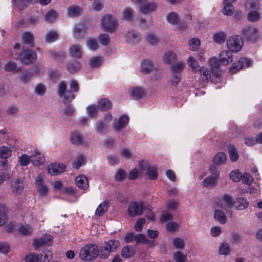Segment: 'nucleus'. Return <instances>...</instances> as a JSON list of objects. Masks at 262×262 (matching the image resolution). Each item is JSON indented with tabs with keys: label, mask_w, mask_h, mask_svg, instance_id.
I'll return each mask as SVG.
<instances>
[{
	"label": "nucleus",
	"mask_w": 262,
	"mask_h": 262,
	"mask_svg": "<svg viewBox=\"0 0 262 262\" xmlns=\"http://www.w3.org/2000/svg\"><path fill=\"white\" fill-rule=\"evenodd\" d=\"M99 249L97 245L88 244L80 251L79 257L85 261H90L95 259L99 255Z\"/></svg>",
	"instance_id": "1"
},
{
	"label": "nucleus",
	"mask_w": 262,
	"mask_h": 262,
	"mask_svg": "<svg viewBox=\"0 0 262 262\" xmlns=\"http://www.w3.org/2000/svg\"><path fill=\"white\" fill-rule=\"evenodd\" d=\"M57 92L59 96L62 98L63 102L66 104L71 102L75 98L73 93L71 90H68L67 84L64 81L59 83Z\"/></svg>",
	"instance_id": "2"
},
{
	"label": "nucleus",
	"mask_w": 262,
	"mask_h": 262,
	"mask_svg": "<svg viewBox=\"0 0 262 262\" xmlns=\"http://www.w3.org/2000/svg\"><path fill=\"white\" fill-rule=\"evenodd\" d=\"M120 243L117 240H109L105 243L104 245L101 247L99 256L101 258L106 259L110 253L116 251L119 247Z\"/></svg>",
	"instance_id": "3"
},
{
	"label": "nucleus",
	"mask_w": 262,
	"mask_h": 262,
	"mask_svg": "<svg viewBox=\"0 0 262 262\" xmlns=\"http://www.w3.org/2000/svg\"><path fill=\"white\" fill-rule=\"evenodd\" d=\"M45 174L40 173L37 176L35 180V184L36 190L40 197H46L50 191L49 188L45 183Z\"/></svg>",
	"instance_id": "4"
},
{
	"label": "nucleus",
	"mask_w": 262,
	"mask_h": 262,
	"mask_svg": "<svg viewBox=\"0 0 262 262\" xmlns=\"http://www.w3.org/2000/svg\"><path fill=\"white\" fill-rule=\"evenodd\" d=\"M244 44L242 37L238 35H233L227 39V47L230 52L237 53L240 51Z\"/></svg>",
	"instance_id": "5"
},
{
	"label": "nucleus",
	"mask_w": 262,
	"mask_h": 262,
	"mask_svg": "<svg viewBox=\"0 0 262 262\" xmlns=\"http://www.w3.org/2000/svg\"><path fill=\"white\" fill-rule=\"evenodd\" d=\"M101 26L105 31L114 32L118 28L117 20L111 15H105L101 19Z\"/></svg>",
	"instance_id": "6"
},
{
	"label": "nucleus",
	"mask_w": 262,
	"mask_h": 262,
	"mask_svg": "<svg viewBox=\"0 0 262 262\" xmlns=\"http://www.w3.org/2000/svg\"><path fill=\"white\" fill-rule=\"evenodd\" d=\"M242 35L245 40L254 41L260 36L257 28L253 26H246L242 30Z\"/></svg>",
	"instance_id": "7"
},
{
	"label": "nucleus",
	"mask_w": 262,
	"mask_h": 262,
	"mask_svg": "<svg viewBox=\"0 0 262 262\" xmlns=\"http://www.w3.org/2000/svg\"><path fill=\"white\" fill-rule=\"evenodd\" d=\"M217 206L225 210L229 217H232V212L231 211V209L233 206V199L232 196L228 194L224 195L222 199L217 204Z\"/></svg>",
	"instance_id": "8"
},
{
	"label": "nucleus",
	"mask_w": 262,
	"mask_h": 262,
	"mask_svg": "<svg viewBox=\"0 0 262 262\" xmlns=\"http://www.w3.org/2000/svg\"><path fill=\"white\" fill-rule=\"evenodd\" d=\"M18 58L23 64H29L36 60L37 55L32 50H27L22 52L18 55Z\"/></svg>",
	"instance_id": "9"
},
{
	"label": "nucleus",
	"mask_w": 262,
	"mask_h": 262,
	"mask_svg": "<svg viewBox=\"0 0 262 262\" xmlns=\"http://www.w3.org/2000/svg\"><path fill=\"white\" fill-rule=\"evenodd\" d=\"M143 210V206L140 202H131L129 203L127 213L129 217H134L142 214Z\"/></svg>",
	"instance_id": "10"
},
{
	"label": "nucleus",
	"mask_w": 262,
	"mask_h": 262,
	"mask_svg": "<svg viewBox=\"0 0 262 262\" xmlns=\"http://www.w3.org/2000/svg\"><path fill=\"white\" fill-rule=\"evenodd\" d=\"M139 166L141 169L146 171V174L149 179L155 180L157 178V169L155 166H151L145 161L140 162Z\"/></svg>",
	"instance_id": "11"
},
{
	"label": "nucleus",
	"mask_w": 262,
	"mask_h": 262,
	"mask_svg": "<svg viewBox=\"0 0 262 262\" xmlns=\"http://www.w3.org/2000/svg\"><path fill=\"white\" fill-rule=\"evenodd\" d=\"M252 63V61L249 58L242 57L237 62H235L230 67L231 73H234L244 67H249Z\"/></svg>",
	"instance_id": "12"
},
{
	"label": "nucleus",
	"mask_w": 262,
	"mask_h": 262,
	"mask_svg": "<svg viewBox=\"0 0 262 262\" xmlns=\"http://www.w3.org/2000/svg\"><path fill=\"white\" fill-rule=\"evenodd\" d=\"M52 236L49 234H44L34 241L33 246L36 249L41 246H48L52 244Z\"/></svg>",
	"instance_id": "13"
},
{
	"label": "nucleus",
	"mask_w": 262,
	"mask_h": 262,
	"mask_svg": "<svg viewBox=\"0 0 262 262\" xmlns=\"http://www.w3.org/2000/svg\"><path fill=\"white\" fill-rule=\"evenodd\" d=\"M212 174L204 179L203 181L204 186H213L215 184L216 181L219 177L220 172L215 168L211 169Z\"/></svg>",
	"instance_id": "14"
},
{
	"label": "nucleus",
	"mask_w": 262,
	"mask_h": 262,
	"mask_svg": "<svg viewBox=\"0 0 262 262\" xmlns=\"http://www.w3.org/2000/svg\"><path fill=\"white\" fill-rule=\"evenodd\" d=\"M208 62L212 72V77H216L217 78H220V70L219 69V66L220 62L219 59H217L216 58L212 57L209 59Z\"/></svg>",
	"instance_id": "15"
},
{
	"label": "nucleus",
	"mask_w": 262,
	"mask_h": 262,
	"mask_svg": "<svg viewBox=\"0 0 262 262\" xmlns=\"http://www.w3.org/2000/svg\"><path fill=\"white\" fill-rule=\"evenodd\" d=\"M32 163L36 166H39L42 165L45 162V157L43 154L40 152L37 149H34L31 152Z\"/></svg>",
	"instance_id": "16"
},
{
	"label": "nucleus",
	"mask_w": 262,
	"mask_h": 262,
	"mask_svg": "<svg viewBox=\"0 0 262 262\" xmlns=\"http://www.w3.org/2000/svg\"><path fill=\"white\" fill-rule=\"evenodd\" d=\"M199 72H200V78L202 81L201 85L202 86H204L206 83L211 80V72L207 68L204 66L199 69Z\"/></svg>",
	"instance_id": "17"
},
{
	"label": "nucleus",
	"mask_w": 262,
	"mask_h": 262,
	"mask_svg": "<svg viewBox=\"0 0 262 262\" xmlns=\"http://www.w3.org/2000/svg\"><path fill=\"white\" fill-rule=\"evenodd\" d=\"M129 122V117L127 115H123L118 119L117 121L113 124L115 130L118 132L121 129L125 127Z\"/></svg>",
	"instance_id": "18"
},
{
	"label": "nucleus",
	"mask_w": 262,
	"mask_h": 262,
	"mask_svg": "<svg viewBox=\"0 0 262 262\" xmlns=\"http://www.w3.org/2000/svg\"><path fill=\"white\" fill-rule=\"evenodd\" d=\"M167 22L171 25L177 26L179 29V25L181 24V18L180 15L176 12H171L166 15Z\"/></svg>",
	"instance_id": "19"
},
{
	"label": "nucleus",
	"mask_w": 262,
	"mask_h": 262,
	"mask_svg": "<svg viewBox=\"0 0 262 262\" xmlns=\"http://www.w3.org/2000/svg\"><path fill=\"white\" fill-rule=\"evenodd\" d=\"M157 8V5L156 3L144 2L140 7V10L143 14H149L155 11Z\"/></svg>",
	"instance_id": "20"
},
{
	"label": "nucleus",
	"mask_w": 262,
	"mask_h": 262,
	"mask_svg": "<svg viewBox=\"0 0 262 262\" xmlns=\"http://www.w3.org/2000/svg\"><path fill=\"white\" fill-rule=\"evenodd\" d=\"M65 166L62 163H56L50 164L48 167V171L51 175H58L63 172Z\"/></svg>",
	"instance_id": "21"
},
{
	"label": "nucleus",
	"mask_w": 262,
	"mask_h": 262,
	"mask_svg": "<svg viewBox=\"0 0 262 262\" xmlns=\"http://www.w3.org/2000/svg\"><path fill=\"white\" fill-rule=\"evenodd\" d=\"M219 59L221 64L227 65L233 61L232 54L230 51H223L220 53Z\"/></svg>",
	"instance_id": "22"
},
{
	"label": "nucleus",
	"mask_w": 262,
	"mask_h": 262,
	"mask_svg": "<svg viewBox=\"0 0 262 262\" xmlns=\"http://www.w3.org/2000/svg\"><path fill=\"white\" fill-rule=\"evenodd\" d=\"M11 188L14 193L20 194L24 190V184L23 181L18 179H15L11 182Z\"/></svg>",
	"instance_id": "23"
},
{
	"label": "nucleus",
	"mask_w": 262,
	"mask_h": 262,
	"mask_svg": "<svg viewBox=\"0 0 262 262\" xmlns=\"http://www.w3.org/2000/svg\"><path fill=\"white\" fill-rule=\"evenodd\" d=\"M141 38L140 34L133 30L129 31L125 35L126 41L131 44L138 42Z\"/></svg>",
	"instance_id": "24"
},
{
	"label": "nucleus",
	"mask_w": 262,
	"mask_h": 262,
	"mask_svg": "<svg viewBox=\"0 0 262 262\" xmlns=\"http://www.w3.org/2000/svg\"><path fill=\"white\" fill-rule=\"evenodd\" d=\"M70 140L72 143L75 145H81L84 143L83 136L77 132L71 133Z\"/></svg>",
	"instance_id": "25"
},
{
	"label": "nucleus",
	"mask_w": 262,
	"mask_h": 262,
	"mask_svg": "<svg viewBox=\"0 0 262 262\" xmlns=\"http://www.w3.org/2000/svg\"><path fill=\"white\" fill-rule=\"evenodd\" d=\"M75 183L77 186L83 190H85L89 187V183L85 176L81 175L77 177L75 179Z\"/></svg>",
	"instance_id": "26"
},
{
	"label": "nucleus",
	"mask_w": 262,
	"mask_h": 262,
	"mask_svg": "<svg viewBox=\"0 0 262 262\" xmlns=\"http://www.w3.org/2000/svg\"><path fill=\"white\" fill-rule=\"evenodd\" d=\"M153 64L149 60H144L141 64L140 71L143 74H147L149 73L153 69Z\"/></svg>",
	"instance_id": "27"
},
{
	"label": "nucleus",
	"mask_w": 262,
	"mask_h": 262,
	"mask_svg": "<svg viewBox=\"0 0 262 262\" xmlns=\"http://www.w3.org/2000/svg\"><path fill=\"white\" fill-rule=\"evenodd\" d=\"M110 206V202L105 200L100 203L96 210L95 214L97 216H102L105 212H107V209Z\"/></svg>",
	"instance_id": "28"
},
{
	"label": "nucleus",
	"mask_w": 262,
	"mask_h": 262,
	"mask_svg": "<svg viewBox=\"0 0 262 262\" xmlns=\"http://www.w3.org/2000/svg\"><path fill=\"white\" fill-rule=\"evenodd\" d=\"M187 62L188 66L191 68L194 73L199 72V70L201 67H200L199 63L195 58L190 56L187 59Z\"/></svg>",
	"instance_id": "29"
},
{
	"label": "nucleus",
	"mask_w": 262,
	"mask_h": 262,
	"mask_svg": "<svg viewBox=\"0 0 262 262\" xmlns=\"http://www.w3.org/2000/svg\"><path fill=\"white\" fill-rule=\"evenodd\" d=\"M70 54L74 57L80 58L82 57V50L80 45H72L69 48Z\"/></svg>",
	"instance_id": "30"
},
{
	"label": "nucleus",
	"mask_w": 262,
	"mask_h": 262,
	"mask_svg": "<svg viewBox=\"0 0 262 262\" xmlns=\"http://www.w3.org/2000/svg\"><path fill=\"white\" fill-rule=\"evenodd\" d=\"M245 7L248 10H259L260 4L258 0H247Z\"/></svg>",
	"instance_id": "31"
},
{
	"label": "nucleus",
	"mask_w": 262,
	"mask_h": 262,
	"mask_svg": "<svg viewBox=\"0 0 262 262\" xmlns=\"http://www.w3.org/2000/svg\"><path fill=\"white\" fill-rule=\"evenodd\" d=\"M86 162V157L83 154H79L74 160L72 165L75 169H79L80 166L84 165Z\"/></svg>",
	"instance_id": "32"
},
{
	"label": "nucleus",
	"mask_w": 262,
	"mask_h": 262,
	"mask_svg": "<svg viewBox=\"0 0 262 262\" xmlns=\"http://www.w3.org/2000/svg\"><path fill=\"white\" fill-rule=\"evenodd\" d=\"M8 212V210L6 205L4 204H0V227L6 223Z\"/></svg>",
	"instance_id": "33"
},
{
	"label": "nucleus",
	"mask_w": 262,
	"mask_h": 262,
	"mask_svg": "<svg viewBox=\"0 0 262 262\" xmlns=\"http://www.w3.org/2000/svg\"><path fill=\"white\" fill-rule=\"evenodd\" d=\"M201 46L200 40L196 37L190 39L188 42L189 49L192 51H196L199 50Z\"/></svg>",
	"instance_id": "34"
},
{
	"label": "nucleus",
	"mask_w": 262,
	"mask_h": 262,
	"mask_svg": "<svg viewBox=\"0 0 262 262\" xmlns=\"http://www.w3.org/2000/svg\"><path fill=\"white\" fill-rule=\"evenodd\" d=\"M227 158V156L224 152H220L214 156L213 161L216 165H222L225 163Z\"/></svg>",
	"instance_id": "35"
},
{
	"label": "nucleus",
	"mask_w": 262,
	"mask_h": 262,
	"mask_svg": "<svg viewBox=\"0 0 262 262\" xmlns=\"http://www.w3.org/2000/svg\"><path fill=\"white\" fill-rule=\"evenodd\" d=\"M131 96L136 99L142 98L145 95L144 90L140 87L133 88L130 91Z\"/></svg>",
	"instance_id": "36"
},
{
	"label": "nucleus",
	"mask_w": 262,
	"mask_h": 262,
	"mask_svg": "<svg viewBox=\"0 0 262 262\" xmlns=\"http://www.w3.org/2000/svg\"><path fill=\"white\" fill-rule=\"evenodd\" d=\"M214 217L216 221L222 224H225L227 222V217L225 213L221 210H216L214 211Z\"/></svg>",
	"instance_id": "37"
},
{
	"label": "nucleus",
	"mask_w": 262,
	"mask_h": 262,
	"mask_svg": "<svg viewBox=\"0 0 262 262\" xmlns=\"http://www.w3.org/2000/svg\"><path fill=\"white\" fill-rule=\"evenodd\" d=\"M12 155V149L10 147L1 146L0 147V158L2 159H7Z\"/></svg>",
	"instance_id": "38"
},
{
	"label": "nucleus",
	"mask_w": 262,
	"mask_h": 262,
	"mask_svg": "<svg viewBox=\"0 0 262 262\" xmlns=\"http://www.w3.org/2000/svg\"><path fill=\"white\" fill-rule=\"evenodd\" d=\"M18 231L23 235H27L32 232V228L27 224H20L18 228Z\"/></svg>",
	"instance_id": "39"
},
{
	"label": "nucleus",
	"mask_w": 262,
	"mask_h": 262,
	"mask_svg": "<svg viewBox=\"0 0 262 262\" xmlns=\"http://www.w3.org/2000/svg\"><path fill=\"white\" fill-rule=\"evenodd\" d=\"M103 58L100 56H94L89 60L90 66L92 68H98L102 63Z\"/></svg>",
	"instance_id": "40"
},
{
	"label": "nucleus",
	"mask_w": 262,
	"mask_h": 262,
	"mask_svg": "<svg viewBox=\"0 0 262 262\" xmlns=\"http://www.w3.org/2000/svg\"><path fill=\"white\" fill-rule=\"evenodd\" d=\"M52 258V253L51 251L46 249L39 254V262H49Z\"/></svg>",
	"instance_id": "41"
},
{
	"label": "nucleus",
	"mask_w": 262,
	"mask_h": 262,
	"mask_svg": "<svg viewBox=\"0 0 262 262\" xmlns=\"http://www.w3.org/2000/svg\"><path fill=\"white\" fill-rule=\"evenodd\" d=\"M231 252V247L226 243H222L219 247V253L220 255H228Z\"/></svg>",
	"instance_id": "42"
},
{
	"label": "nucleus",
	"mask_w": 262,
	"mask_h": 262,
	"mask_svg": "<svg viewBox=\"0 0 262 262\" xmlns=\"http://www.w3.org/2000/svg\"><path fill=\"white\" fill-rule=\"evenodd\" d=\"M59 34L56 31H52L48 32L45 37L46 41L48 43H51L57 40L58 38Z\"/></svg>",
	"instance_id": "43"
},
{
	"label": "nucleus",
	"mask_w": 262,
	"mask_h": 262,
	"mask_svg": "<svg viewBox=\"0 0 262 262\" xmlns=\"http://www.w3.org/2000/svg\"><path fill=\"white\" fill-rule=\"evenodd\" d=\"M177 57V54L171 51L166 52L163 57L164 62L167 64L170 63L172 61L176 59Z\"/></svg>",
	"instance_id": "44"
},
{
	"label": "nucleus",
	"mask_w": 262,
	"mask_h": 262,
	"mask_svg": "<svg viewBox=\"0 0 262 262\" xmlns=\"http://www.w3.org/2000/svg\"><path fill=\"white\" fill-rule=\"evenodd\" d=\"M258 10H252L247 14V19L251 22H256L260 19V14Z\"/></svg>",
	"instance_id": "45"
},
{
	"label": "nucleus",
	"mask_w": 262,
	"mask_h": 262,
	"mask_svg": "<svg viewBox=\"0 0 262 262\" xmlns=\"http://www.w3.org/2000/svg\"><path fill=\"white\" fill-rule=\"evenodd\" d=\"M185 65L182 62H178L173 63L171 66V69L172 71V74H180L181 72L184 69Z\"/></svg>",
	"instance_id": "46"
},
{
	"label": "nucleus",
	"mask_w": 262,
	"mask_h": 262,
	"mask_svg": "<svg viewBox=\"0 0 262 262\" xmlns=\"http://www.w3.org/2000/svg\"><path fill=\"white\" fill-rule=\"evenodd\" d=\"M112 107L111 102L106 99H102L99 102L98 108L101 111H106Z\"/></svg>",
	"instance_id": "47"
},
{
	"label": "nucleus",
	"mask_w": 262,
	"mask_h": 262,
	"mask_svg": "<svg viewBox=\"0 0 262 262\" xmlns=\"http://www.w3.org/2000/svg\"><path fill=\"white\" fill-rule=\"evenodd\" d=\"M86 45L89 49L91 51H96L99 48V44L97 40L93 38H88L86 40Z\"/></svg>",
	"instance_id": "48"
},
{
	"label": "nucleus",
	"mask_w": 262,
	"mask_h": 262,
	"mask_svg": "<svg viewBox=\"0 0 262 262\" xmlns=\"http://www.w3.org/2000/svg\"><path fill=\"white\" fill-rule=\"evenodd\" d=\"M80 68V63L76 60L69 63L67 66L68 70L71 73L76 72L78 71Z\"/></svg>",
	"instance_id": "49"
},
{
	"label": "nucleus",
	"mask_w": 262,
	"mask_h": 262,
	"mask_svg": "<svg viewBox=\"0 0 262 262\" xmlns=\"http://www.w3.org/2000/svg\"><path fill=\"white\" fill-rule=\"evenodd\" d=\"M226 34L224 32H219L213 34V40L217 43L221 44L224 42Z\"/></svg>",
	"instance_id": "50"
},
{
	"label": "nucleus",
	"mask_w": 262,
	"mask_h": 262,
	"mask_svg": "<svg viewBox=\"0 0 262 262\" xmlns=\"http://www.w3.org/2000/svg\"><path fill=\"white\" fill-rule=\"evenodd\" d=\"M32 156H28L26 154H22L18 157V162L20 165L23 166H28L31 161Z\"/></svg>",
	"instance_id": "51"
},
{
	"label": "nucleus",
	"mask_w": 262,
	"mask_h": 262,
	"mask_svg": "<svg viewBox=\"0 0 262 262\" xmlns=\"http://www.w3.org/2000/svg\"><path fill=\"white\" fill-rule=\"evenodd\" d=\"M224 8L223 10V13L225 15L231 16L233 14L234 7L233 4L227 3H223Z\"/></svg>",
	"instance_id": "52"
},
{
	"label": "nucleus",
	"mask_w": 262,
	"mask_h": 262,
	"mask_svg": "<svg viewBox=\"0 0 262 262\" xmlns=\"http://www.w3.org/2000/svg\"><path fill=\"white\" fill-rule=\"evenodd\" d=\"M81 8L79 6L72 5L69 7L68 14L72 16H77L80 14Z\"/></svg>",
	"instance_id": "53"
},
{
	"label": "nucleus",
	"mask_w": 262,
	"mask_h": 262,
	"mask_svg": "<svg viewBox=\"0 0 262 262\" xmlns=\"http://www.w3.org/2000/svg\"><path fill=\"white\" fill-rule=\"evenodd\" d=\"M133 12L131 8H125L122 12L123 18L127 21H132L134 19Z\"/></svg>",
	"instance_id": "54"
},
{
	"label": "nucleus",
	"mask_w": 262,
	"mask_h": 262,
	"mask_svg": "<svg viewBox=\"0 0 262 262\" xmlns=\"http://www.w3.org/2000/svg\"><path fill=\"white\" fill-rule=\"evenodd\" d=\"M85 30L81 26H76L73 30V36L75 38L80 39L85 33Z\"/></svg>",
	"instance_id": "55"
},
{
	"label": "nucleus",
	"mask_w": 262,
	"mask_h": 262,
	"mask_svg": "<svg viewBox=\"0 0 262 262\" xmlns=\"http://www.w3.org/2000/svg\"><path fill=\"white\" fill-rule=\"evenodd\" d=\"M229 158L232 162L236 161L239 157L238 152L235 148V147L234 145H230L229 146Z\"/></svg>",
	"instance_id": "56"
},
{
	"label": "nucleus",
	"mask_w": 262,
	"mask_h": 262,
	"mask_svg": "<svg viewBox=\"0 0 262 262\" xmlns=\"http://www.w3.org/2000/svg\"><path fill=\"white\" fill-rule=\"evenodd\" d=\"M248 206V202L243 198L237 199L236 202V208L239 210H242L247 208Z\"/></svg>",
	"instance_id": "57"
},
{
	"label": "nucleus",
	"mask_w": 262,
	"mask_h": 262,
	"mask_svg": "<svg viewBox=\"0 0 262 262\" xmlns=\"http://www.w3.org/2000/svg\"><path fill=\"white\" fill-rule=\"evenodd\" d=\"M192 20V16L190 14H186L185 15L184 20L179 25V29H187L189 25V22Z\"/></svg>",
	"instance_id": "58"
},
{
	"label": "nucleus",
	"mask_w": 262,
	"mask_h": 262,
	"mask_svg": "<svg viewBox=\"0 0 262 262\" xmlns=\"http://www.w3.org/2000/svg\"><path fill=\"white\" fill-rule=\"evenodd\" d=\"M58 17V14L53 10L47 12L45 16V20L49 23L54 21Z\"/></svg>",
	"instance_id": "59"
},
{
	"label": "nucleus",
	"mask_w": 262,
	"mask_h": 262,
	"mask_svg": "<svg viewBox=\"0 0 262 262\" xmlns=\"http://www.w3.org/2000/svg\"><path fill=\"white\" fill-rule=\"evenodd\" d=\"M229 176L230 178L235 182H238L242 179L241 173L237 169L232 171Z\"/></svg>",
	"instance_id": "60"
},
{
	"label": "nucleus",
	"mask_w": 262,
	"mask_h": 262,
	"mask_svg": "<svg viewBox=\"0 0 262 262\" xmlns=\"http://www.w3.org/2000/svg\"><path fill=\"white\" fill-rule=\"evenodd\" d=\"M186 256L181 251H177L173 254V259L176 262H186Z\"/></svg>",
	"instance_id": "61"
},
{
	"label": "nucleus",
	"mask_w": 262,
	"mask_h": 262,
	"mask_svg": "<svg viewBox=\"0 0 262 262\" xmlns=\"http://www.w3.org/2000/svg\"><path fill=\"white\" fill-rule=\"evenodd\" d=\"M172 244L173 246L178 249H183L185 246V242L184 240L180 237L173 238Z\"/></svg>",
	"instance_id": "62"
},
{
	"label": "nucleus",
	"mask_w": 262,
	"mask_h": 262,
	"mask_svg": "<svg viewBox=\"0 0 262 262\" xmlns=\"http://www.w3.org/2000/svg\"><path fill=\"white\" fill-rule=\"evenodd\" d=\"M133 254V250L130 246H126L123 248L121 251V256L124 258H128Z\"/></svg>",
	"instance_id": "63"
},
{
	"label": "nucleus",
	"mask_w": 262,
	"mask_h": 262,
	"mask_svg": "<svg viewBox=\"0 0 262 262\" xmlns=\"http://www.w3.org/2000/svg\"><path fill=\"white\" fill-rule=\"evenodd\" d=\"M39 254L34 253H30L27 255L25 260L26 262H39Z\"/></svg>",
	"instance_id": "64"
}]
</instances>
